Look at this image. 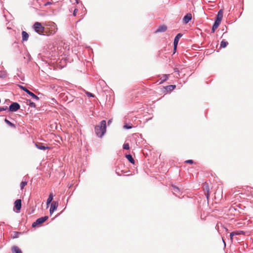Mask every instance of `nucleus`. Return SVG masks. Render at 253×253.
Listing matches in <instances>:
<instances>
[{
    "mask_svg": "<svg viewBox=\"0 0 253 253\" xmlns=\"http://www.w3.org/2000/svg\"><path fill=\"white\" fill-rule=\"evenodd\" d=\"M95 133L96 135L100 138H101L106 133V122L105 120H102L98 125L95 127Z\"/></svg>",
    "mask_w": 253,
    "mask_h": 253,
    "instance_id": "obj_1",
    "label": "nucleus"
},
{
    "mask_svg": "<svg viewBox=\"0 0 253 253\" xmlns=\"http://www.w3.org/2000/svg\"><path fill=\"white\" fill-rule=\"evenodd\" d=\"M33 28L34 31L38 34L44 35V27L42 25L41 23L36 22L33 25Z\"/></svg>",
    "mask_w": 253,
    "mask_h": 253,
    "instance_id": "obj_2",
    "label": "nucleus"
},
{
    "mask_svg": "<svg viewBox=\"0 0 253 253\" xmlns=\"http://www.w3.org/2000/svg\"><path fill=\"white\" fill-rule=\"evenodd\" d=\"M19 87L20 89H21L22 90L26 92L27 94H28L29 95H30L34 99L36 100H39V97L35 95L34 93L30 91L29 90H28L26 87L22 86L21 85H19Z\"/></svg>",
    "mask_w": 253,
    "mask_h": 253,
    "instance_id": "obj_3",
    "label": "nucleus"
},
{
    "mask_svg": "<svg viewBox=\"0 0 253 253\" xmlns=\"http://www.w3.org/2000/svg\"><path fill=\"white\" fill-rule=\"evenodd\" d=\"M48 218V216H44L43 217H42L38 218L35 222L32 223V227H36L38 225L41 224L45 222Z\"/></svg>",
    "mask_w": 253,
    "mask_h": 253,
    "instance_id": "obj_4",
    "label": "nucleus"
},
{
    "mask_svg": "<svg viewBox=\"0 0 253 253\" xmlns=\"http://www.w3.org/2000/svg\"><path fill=\"white\" fill-rule=\"evenodd\" d=\"M20 108V106L17 102H13L9 106V110L11 112H15Z\"/></svg>",
    "mask_w": 253,
    "mask_h": 253,
    "instance_id": "obj_5",
    "label": "nucleus"
},
{
    "mask_svg": "<svg viewBox=\"0 0 253 253\" xmlns=\"http://www.w3.org/2000/svg\"><path fill=\"white\" fill-rule=\"evenodd\" d=\"M58 206V203L57 202L53 201L51 204L49 210L50 214L51 215L53 212L57 209Z\"/></svg>",
    "mask_w": 253,
    "mask_h": 253,
    "instance_id": "obj_6",
    "label": "nucleus"
},
{
    "mask_svg": "<svg viewBox=\"0 0 253 253\" xmlns=\"http://www.w3.org/2000/svg\"><path fill=\"white\" fill-rule=\"evenodd\" d=\"M192 14L190 13H187L183 18V22L184 24H187L192 19Z\"/></svg>",
    "mask_w": 253,
    "mask_h": 253,
    "instance_id": "obj_7",
    "label": "nucleus"
},
{
    "mask_svg": "<svg viewBox=\"0 0 253 253\" xmlns=\"http://www.w3.org/2000/svg\"><path fill=\"white\" fill-rule=\"evenodd\" d=\"M14 206L17 210V212H19L21 208V200L20 199L16 200L14 202Z\"/></svg>",
    "mask_w": 253,
    "mask_h": 253,
    "instance_id": "obj_8",
    "label": "nucleus"
},
{
    "mask_svg": "<svg viewBox=\"0 0 253 253\" xmlns=\"http://www.w3.org/2000/svg\"><path fill=\"white\" fill-rule=\"evenodd\" d=\"M182 35L181 34H178L175 37L173 42L174 50H176L179 39L182 37Z\"/></svg>",
    "mask_w": 253,
    "mask_h": 253,
    "instance_id": "obj_9",
    "label": "nucleus"
},
{
    "mask_svg": "<svg viewBox=\"0 0 253 253\" xmlns=\"http://www.w3.org/2000/svg\"><path fill=\"white\" fill-rule=\"evenodd\" d=\"M222 17H223V12H222V10L220 9L217 13L215 22L220 24L222 20Z\"/></svg>",
    "mask_w": 253,
    "mask_h": 253,
    "instance_id": "obj_10",
    "label": "nucleus"
},
{
    "mask_svg": "<svg viewBox=\"0 0 253 253\" xmlns=\"http://www.w3.org/2000/svg\"><path fill=\"white\" fill-rule=\"evenodd\" d=\"M35 145L37 148L42 150H45L49 148L48 146L43 145V144L42 143H36Z\"/></svg>",
    "mask_w": 253,
    "mask_h": 253,
    "instance_id": "obj_11",
    "label": "nucleus"
},
{
    "mask_svg": "<svg viewBox=\"0 0 253 253\" xmlns=\"http://www.w3.org/2000/svg\"><path fill=\"white\" fill-rule=\"evenodd\" d=\"M167 30V27L166 25H163L160 26L155 33L164 32Z\"/></svg>",
    "mask_w": 253,
    "mask_h": 253,
    "instance_id": "obj_12",
    "label": "nucleus"
},
{
    "mask_svg": "<svg viewBox=\"0 0 253 253\" xmlns=\"http://www.w3.org/2000/svg\"><path fill=\"white\" fill-rule=\"evenodd\" d=\"M29 34L24 31L22 32V42L27 41L29 39Z\"/></svg>",
    "mask_w": 253,
    "mask_h": 253,
    "instance_id": "obj_13",
    "label": "nucleus"
},
{
    "mask_svg": "<svg viewBox=\"0 0 253 253\" xmlns=\"http://www.w3.org/2000/svg\"><path fill=\"white\" fill-rule=\"evenodd\" d=\"M12 252L13 253H22L21 250L17 246H13L12 248Z\"/></svg>",
    "mask_w": 253,
    "mask_h": 253,
    "instance_id": "obj_14",
    "label": "nucleus"
},
{
    "mask_svg": "<svg viewBox=\"0 0 253 253\" xmlns=\"http://www.w3.org/2000/svg\"><path fill=\"white\" fill-rule=\"evenodd\" d=\"M176 87L175 85H168L165 87L166 90L167 91H171L173 90Z\"/></svg>",
    "mask_w": 253,
    "mask_h": 253,
    "instance_id": "obj_15",
    "label": "nucleus"
},
{
    "mask_svg": "<svg viewBox=\"0 0 253 253\" xmlns=\"http://www.w3.org/2000/svg\"><path fill=\"white\" fill-rule=\"evenodd\" d=\"M126 157L127 158V159L130 163H131L132 164H134L135 161L131 155H126Z\"/></svg>",
    "mask_w": 253,
    "mask_h": 253,
    "instance_id": "obj_16",
    "label": "nucleus"
},
{
    "mask_svg": "<svg viewBox=\"0 0 253 253\" xmlns=\"http://www.w3.org/2000/svg\"><path fill=\"white\" fill-rule=\"evenodd\" d=\"M53 194L52 193H50L46 201V204L47 205H48L49 204H50L53 200Z\"/></svg>",
    "mask_w": 253,
    "mask_h": 253,
    "instance_id": "obj_17",
    "label": "nucleus"
},
{
    "mask_svg": "<svg viewBox=\"0 0 253 253\" xmlns=\"http://www.w3.org/2000/svg\"><path fill=\"white\" fill-rule=\"evenodd\" d=\"M169 75H164L163 77H162L160 79L161 81L160 82V84L163 83L165 81H167L168 79Z\"/></svg>",
    "mask_w": 253,
    "mask_h": 253,
    "instance_id": "obj_18",
    "label": "nucleus"
},
{
    "mask_svg": "<svg viewBox=\"0 0 253 253\" xmlns=\"http://www.w3.org/2000/svg\"><path fill=\"white\" fill-rule=\"evenodd\" d=\"M219 23L216 22L215 21L213 25L212 26V32L213 33L215 31V30L218 28V27L219 26Z\"/></svg>",
    "mask_w": 253,
    "mask_h": 253,
    "instance_id": "obj_19",
    "label": "nucleus"
},
{
    "mask_svg": "<svg viewBox=\"0 0 253 253\" xmlns=\"http://www.w3.org/2000/svg\"><path fill=\"white\" fill-rule=\"evenodd\" d=\"M7 76V73L5 71H0V78L4 79Z\"/></svg>",
    "mask_w": 253,
    "mask_h": 253,
    "instance_id": "obj_20",
    "label": "nucleus"
},
{
    "mask_svg": "<svg viewBox=\"0 0 253 253\" xmlns=\"http://www.w3.org/2000/svg\"><path fill=\"white\" fill-rule=\"evenodd\" d=\"M228 43L227 42H226L224 40H222L221 42H220V47H222V48H225L227 46V45H228Z\"/></svg>",
    "mask_w": 253,
    "mask_h": 253,
    "instance_id": "obj_21",
    "label": "nucleus"
},
{
    "mask_svg": "<svg viewBox=\"0 0 253 253\" xmlns=\"http://www.w3.org/2000/svg\"><path fill=\"white\" fill-rule=\"evenodd\" d=\"M4 122L10 126L15 127V125L14 124L10 122L9 121H8L7 119L5 118L4 119Z\"/></svg>",
    "mask_w": 253,
    "mask_h": 253,
    "instance_id": "obj_22",
    "label": "nucleus"
},
{
    "mask_svg": "<svg viewBox=\"0 0 253 253\" xmlns=\"http://www.w3.org/2000/svg\"><path fill=\"white\" fill-rule=\"evenodd\" d=\"M27 184V182L26 181H22L20 184L21 189H22Z\"/></svg>",
    "mask_w": 253,
    "mask_h": 253,
    "instance_id": "obj_23",
    "label": "nucleus"
},
{
    "mask_svg": "<svg viewBox=\"0 0 253 253\" xmlns=\"http://www.w3.org/2000/svg\"><path fill=\"white\" fill-rule=\"evenodd\" d=\"M123 148L124 149L128 150L129 149V145L128 143H125L123 145Z\"/></svg>",
    "mask_w": 253,
    "mask_h": 253,
    "instance_id": "obj_24",
    "label": "nucleus"
},
{
    "mask_svg": "<svg viewBox=\"0 0 253 253\" xmlns=\"http://www.w3.org/2000/svg\"><path fill=\"white\" fill-rule=\"evenodd\" d=\"M85 94L89 97H94V94L89 92L86 91Z\"/></svg>",
    "mask_w": 253,
    "mask_h": 253,
    "instance_id": "obj_25",
    "label": "nucleus"
},
{
    "mask_svg": "<svg viewBox=\"0 0 253 253\" xmlns=\"http://www.w3.org/2000/svg\"><path fill=\"white\" fill-rule=\"evenodd\" d=\"M29 101V106L31 107L35 108L36 107V104L34 102L31 101L30 100Z\"/></svg>",
    "mask_w": 253,
    "mask_h": 253,
    "instance_id": "obj_26",
    "label": "nucleus"
},
{
    "mask_svg": "<svg viewBox=\"0 0 253 253\" xmlns=\"http://www.w3.org/2000/svg\"><path fill=\"white\" fill-rule=\"evenodd\" d=\"M185 163H188V164H193V161L192 160H187L185 162Z\"/></svg>",
    "mask_w": 253,
    "mask_h": 253,
    "instance_id": "obj_27",
    "label": "nucleus"
},
{
    "mask_svg": "<svg viewBox=\"0 0 253 253\" xmlns=\"http://www.w3.org/2000/svg\"><path fill=\"white\" fill-rule=\"evenodd\" d=\"M7 109V107H0V112L2 111H5V110H6Z\"/></svg>",
    "mask_w": 253,
    "mask_h": 253,
    "instance_id": "obj_28",
    "label": "nucleus"
},
{
    "mask_svg": "<svg viewBox=\"0 0 253 253\" xmlns=\"http://www.w3.org/2000/svg\"><path fill=\"white\" fill-rule=\"evenodd\" d=\"M234 235H235V233H233V232L230 233V239L231 241H232L233 237Z\"/></svg>",
    "mask_w": 253,
    "mask_h": 253,
    "instance_id": "obj_29",
    "label": "nucleus"
},
{
    "mask_svg": "<svg viewBox=\"0 0 253 253\" xmlns=\"http://www.w3.org/2000/svg\"><path fill=\"white\" fill-rule=\"evenodd\" d=\"M124 127L125 128L129 129V128H131L132 127H131V126H128V125H126L124 126Z\"/></svg>",
    "mask_w": 253,
    "mask_h": 253,
    "instance_id": "obj_30",
    "label": "nucleus"
},
{
    "mask_svg": "<svg viewBox=\"0 0 253 253\" xmlns=\"http://www.w3.org/2000/svg\"><path fill=\"white\" fill-rule=\"evenodd\" d=\"M78 12V9H75L74 10V12H73V15L74 16H75L76 15V14Z\"/></svg>",
    "mask_w": 253,
    "mask_h": 253,
    "instance_id": "obj_31",
    "label": "nucleus"
},
{
    "mask_svg": "<svg viewBox=\"0 0 253 253\" xmlns=\"http://www.w3.org/2000/svg\"><path fill=\"white\" fill-rule=\"evenodd\" d=\"M233 233H235V235H239L241 234V233H243V231H241V232H239L238 231H235L233 232Z\"/></svg>",
    "mask_w": 253,
    "mask_h": 253,
    "instance_id": "obj_32",
    "label": "nucleus"
},
{
    "mask_svg": "<svg viewBox=\"0 0 253 253\" xmlns=\"http://www.w3.org/2000/svg\"><path fill=\"white\" fill-rule=\"evenodd\" d=\"M51 101H52L51 103L52 104H54V103H57L56 100L54 98H52Z\"/></svg>",
    "mask_w": 253,
    "mask_h": 253,
    "instance_id": "obj_33",
    "label": "nucleus"
},
{
    "mask_svg": "<svg viewBox=\"0 0 253 253\" xmlns=\"http://www.w3.org/2000/svg\"><path fill=\"white\" fill-rule=\"evenodd\" d=\"M50 4H51V2H47L45 4V5H50Z\"/></svg>",
    "mask_w": 253,
    "mask_h": 253,
    "instance_id": "obj_34",
    "label": "nucleus"
},
{
    "mask_svg": "<svg viewBox=\"0 0 253 253\" xmlns=\"http://www.w3.org/2000/svg\"><path fill=\"white\" fill-rule=\"evenodd\" d=\"M111 123V119H109L108 121V125H110Z\"/></svg>",
    "mask_w": 253,
    "mask_h": 253,
    "instance_id": "obj_35",
    "label": "nucleus"
}]
</instances>
